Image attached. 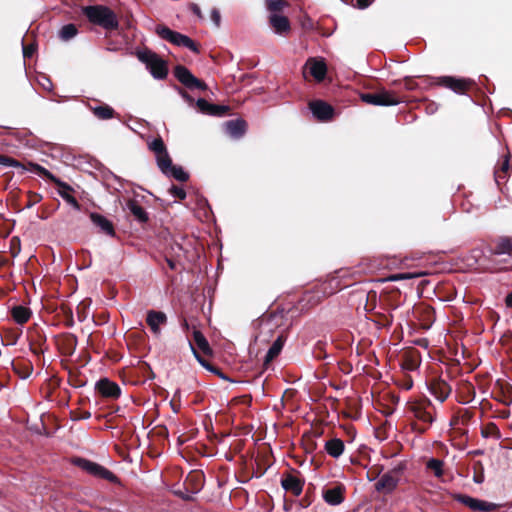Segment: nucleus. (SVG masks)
<instances>
[{
  "label": "nucleus",
  "mask_w": 512,
  "mask_h": 512,
  "mask_svg": "<svg viewBox=\"0 0 512 512\" xmlns=\"http://www.w3.org/2000/svg\"><path fill=\"white\" fill-rule=\"evenodd\" d=\"M138 59L146 65V68L150 71L151 75L156 78L163 80L168 75L167 62L162 59L157 53L150 49H144L137 52Z\"/></svg>",
  "instance_id": "6"
},
{
  "label": "nucleus",
  "mask_w": 512,
  "mask_h": 512,
  "mask_svg": "<svg viewBox=\"0 0 512 512\" xmlns=\"http://www.w3.org/2000/svg\"><path fill=\"white\" fill-rule=\"evenodd\" d=\"M391 310H375L369 314V319L373 321L378 328H385L391 326L393 322V315L390 313Z\"/></svg>",
  "instance_id": "30"
},
{
  "label": "nucleus",
  "mask_w": 512,
  "mask_h": 512,
  "mask_svg": "<svg viewBox=\"0 0 512 512\" xmlns=\"http://www.w3.org/2000/svg\"><path fill=\"white\" fill-rule=\"evenodd\" d=\"M453 498L473 511L492 512L498 508L497 504L473 498L466 494H455Z\"/></svg>",
  "instance_id": "15"
},
{
  "label": "nucleus",
  "mask_w": 512,
  "mask_h": 512,
  "mask_svg": "<svg viewBox=\"0 0 512 512\" xmlns=\"http://www.w3.org/2000/svg\"><path fill=\"white\" fill-rule=\"evenodd\" d=\"M309 108L313 116L322 122L329 121L334 116V108L323 100L310 101Z\"/></svg>",
  "instance_id": "18"
},
{
  "label": "nucleus",
  "mask_w": 512,
  "mask_h": 512,
  "mask_svg": "<svg viewBox=\"0 0 512 512\" xmlns=\"http://www.w3.org/2000/svg\"><path fill=\"white\" fill-rule=\"evenodd\" d=\"M190 349L194 355V357L197 359V361L208 371L216 374L221 379L229 380V378L222 372V370L216 366H214L212 363H210L208 360H206L204 357H202L197 350L196 347L193 346V344L190 342Z\"/></svg>",
  "instance_id": "33"
},
{
  "label": "nucleus",
  "mask_w": 512,
  "mask_h": 512,
  "mask_svg": "<svg viewBox=\"0 0 512 512\" xmlns=\"http://www.w3.org/2000/svg\"><path fill=\"white\" fill-rule=\"evenodd\" d=\"M127 209L133 215L134 219L144 224L149 221V215L147 211L139 204L136 199H129L127 201Z\"/></svg>",
  "instance_id": "31"
},
{
  "label": "nucleus",
  "mask_w": 512,
  "mask_h": 512,
  "mask_svg": "<svg viewBox=\"0 0 512 512\" xmlns=\"http://www.w3.org/2000/svg\"><path fill=\"white\" fill-rule=\"evenodd\" d=\"M506 391L507 392H503V399L501 400V402L504 405L509 406L512 403V397L510 395V392L512 391V386L510 384H507Z\"/></svg>",
  "instance_id": "58"
},
{
  "label": "nucleus",
  "mask_w": 512,
  "mask_h": 512,
  "mask_svg": "<svg viewBox=\"0 0 512 512\" xmlns=\"http://www.w3.org/2000/svg\"><path fill=\"white\" fill-rule=\"evenodd\" d=\"M189 8L199 19H201V20L204 19V15H203L200 7L197 4L190 3Z\"/></svg>",
  "instance_id": "62"
},
{
  "label": "nucleus",
  "mask_w": 512,
  "mask_h": 512,
  "mask_svg": "<svg viewBox=\"0 0 512 512\" xmlns=\"http://www.w3.org/2000/svg\"><path fill=\"white\" fill-rule=\"evenodd\" d=\"M406 412L416 420L411 428L418 434H424L435 421V407L428 398L408 401Z\"/></svg>",
  "instance_id": "2"
},
{
  "label": "nucleus",
  "mask_w": 512,
  "mask_h": 512,
  "mask_svg": "<svg viewBox=\"0 0 512 512\" xmlns=\"http://www.w3.org/2000/svg\"><path fill=\"white\" fill-rule=\"evenodd\" d=\"M287 5V2L284 0H267L266 1V7L269 11L274 12H280L283 10V8Z\"/></svg>",
  "instance_id": "48"
},
{
  "label": "nucleus",
  "mask_w": 512,
  "mask_h": 512,
  "mask_svg": "<svg viewBox=\"0 0 512 512\" xmlns=\"http://www.w3.org/2000/svg\"><path fill=\"white\" fill-rule=\"evenodd\" d=\"M156 33L160 38L173 45L186 47L196 54L200 53V46L198 43L184 34L171 30L165 25H157Z\"/></svg>",
  "instance_id": "8"
},
{
  "label": "nucleus",
  "mask_w": 512,
  "mask_h": 512,
  "mask_svg": "<svg viewBox=\"0 0 512 512\" xmlns=\"http://www.w3.org/2000/svg\"><path fill=\"white\" fill-rule=\"evenodd\" d=\"M36 52V45L31 43L28 45H23V56L24 58H31L33 54Z\"/></svg>",
  "instance_id": "56"
},
{
  "label": "nucleus",
  "mask_w": 512,
  "mask_h": 512,
  "mask_svg": "<svg viewBox=\"0 0 512 512\" xmlns=\"http://www.w3.org/2000/svg\"><path fill=\"white\" fill-rule=\"evenodd\" d=\"M377 308H379V296L377 295L376 291L370 290L367 293L365 310L367 311L368 314H370L373 311L377 310Z\"/></svg>",
  "instance_id": "43"
},
{
  "label": "nucleus",
  "mask_w": 512,
  "mask_h": 512,
  "mask_svg": "<svg viewBox=\"0 0 512 512\" xmlns=\"http://www.w3.org/2000/svg\"><path fill=\"white\" fill-rule=\"evenodd\" d=\"M443 466L444 462L437 458L429 459L426 464L427 469L432 471L434 475L438 478L442 477L444 474Z\"/></svg>",
  "instance_id": "44"
},
{
  "label": "nucleus",
  "mask_w": 512,
  "mask_h": 512,
  "mask_svg": "<svg viewBox=\"0 0 512 512\" xmlns=\"http://www.w3.org/2000/svg\"><path fill=\"white\" fill-rule=\"evenodd\" d=\"M305 69H308L309 74L316 82H322L327 74V65L324 60L309 58L305 64Z\"/></svg>",
  "instance_id": "23"
},
{
  "label": "nucleus",
  "mask_w": 512,
  "mask_h": 512,
  "mask_svg": "<svg viewBox=\"0 0 512 512\" xmlns=\"http://www.w3.org/2000/svg\"><path fill=\"white\" fill-rule=\"evenodd\" d=\"M475 388L468 380H462L456 390L457 401L461 404H468L475 398Z\"/></svg>",
  "instance_id": "25"
},
{
  "label": "nucleus",
  "mask_w": 512,
  "mask_h": 512,
  "mask_svg": "<svg viewBox=\"0 0 512 512\" xmlns=\"http://www.w3.org/2000/svg\"><path fill=\"white\" fill-rule=\"evenodd\" d=\"M27 338L29 341L30 350L33 354L39 356L43 354L45 350H47L46 344V335L43 330L37 325L28 329Z\"/></svg>",
  "instance_id": "16"
},
{
  "label": "nucleus",
  "mask_w": 512,
  "mask_h": 512,
  "mask_svg": "<svg viewBox=\"0 0 512 512\" xmlns=\"http://www.w3.org/2000/svg\"><path fill=\"white\" fill-rule=\"evenodd\" d=\"M89 217L92 221V223L99 228L100 232L108 235V236H111V237H114L115 236V229H114V225L113 223L107 219L105 216L99 214V213H96V212H91L89 214Z\"/></svg>",
  "instance_id": "27"
},
{
  "label": "nucleus",
  "mask_w": 512,
  "mask_h": 512,
  "mask_svg": "<svg viewBox=\"0 0 512 512\" xmlns=\"http://www.w3.org/2000/svg\"><path fill=\"white\" fill-rule=\"evenodd\" d=\"M96 389L105 398L118 399L121 395L119 385L108 378L100 379L96 383Z\"/></svg>",
  "instance_id": "21"
},
{
  "label": "nucleus",
  "mask_w": 512,
  "mask_h": 512,
  "mask_svg": "<svg viewBox=\"0 0 512 512\" xmlns=\"http://www.w3.org/2000/svg\"><path fill=\"white\" fill-rule=\"evenodd\" d=\"M31 310L28 307L18 305L12 308L11 315L18 324H25L31 317Z\"/></svg>",
  "instance_id": "39"
},
{
  "label": "nucleus",
  "mask_w": 512,
  "mask_h": 512,
  "mask_svg": "<svg viewBox=\"0 0 512 512\" xmlns=\"http://www.w3.org/2000/svg\"><path fill=\"white\" fill-rule=\"evenodd\" d=\"M30 169L38 174L39 176L45 178L46 180L54 183L58 187V193L59 195L73 208L76 210L81 209L80 203L77 201V199L71 195V192L73 191V188L67 184L66 182H63L59 178H57L55 175H53L49 170L44 168L43 166L37 164V163H28Z\"/></svg>",
  "instance_id": "5"
},
{
  "label": "nucleus",
  "mask_w": 512,
  "mask_h": 512,
  "mask_svg": "<svg viewBox=\"0 0 512 512\" xmlns=\"http://www.w3.org/2000/svg\"><path fill=\"white\" fill-rule=\"evenodd\" d=\"M403 81L404 87L408 91L415 90L418 87L417 82L412 77H405Z\"/></svg>",
  "instance_id": "59"
},
{
  "label": "nucleus",
  "mask_w": 512,
  "mask_h": 512,
  "mask_svg": "<svg viewBox=\"0 0 512 512\" xmlns=\"http://www.w3.org/2000/svg\"><path fill=\"white\" fill-rule=\"evenodd\" d=\"M401 304V292L396 287H386L379 295V308L382 310H395Z\"/></svg>",
  "instance_id": "13"
},
{
  "label": "nucleus",
  "mask_w": 512,
  "mask_h": 512,
  "mask_svg": "<svg viewBox=\"0 0 512 512\" xmlns=\"http://www.w3.org/2000/svg\"><path fill=\"white\" fill-rule=\"evenodd\" d=\"M173 72H174V76L176 77V79L182 85H184L187 89H190V90L198 89V90H203V91L208 89L207 84L203 80H200L197 77H195L190 72V70L183 65H177L174 68Z\"/></svg>",
  "instance_id": "11"
},
{
  "label": "nucleus",
  "mask_w": 512,
  "mask_h": 512,
  "mask_svg": "<svg viewBox=\"0 0 512 512\" xmlns=\"http://www.w3.org/2000/svg\"><path fill=\"white\" fill-rule=\"evenodd\" d=\"M91 417V413L87 410L73 412V420H86Z\"/></svg>",
  "instance_id": "57"
},
{
  "label": "nucleus",
  "mask_w": 512,
  "mask_h": 512,
  "mask_svg": "<svg viewBox=\"0 0 512 512\" xmlns=\"http://www.w3.org/2000/svg\"><path fill=\"white\" fill-rule=\"evenodd\" d=\"M146 322L155 335H160V325L167 323V316L164 312L150 310L147 312Z\"/></svg>",
  "instance_id": "26"
},
{
  "label": "nucleus",
  "mask_w": 512,
  "mask_h": 512,
  "mask_svg": "<svg viewBox=\"0 0 512 512\" xmlns=\"http://www.w3.org/2000/svg\"><path fill=\"white\" fill-rule=\"evenodd\" d=\"M474 413L469 409H459L451 419V425H467L473 418Z\"/></svg>",
  "instance_id": "40"
},
{
  "label": "nucleus",
  "mask_w": 512,
  "mask_h": 512,
  "mask_svg": "<svg viewBox=\"0 0 512 512\" xmlns=\"http://www.w3.org/2000/svg\"><path fill=\"white\" fill-rule=\"evenodd\" d=\"M420 353L414 348H410L403 352L401 367L407 371H414L420 365Z\"/></svg>",
  "instance_id": "28"
},
{
  "label": "nucleus",
  "mask_w": 512,
  "mask_h": 512,
  "mask_svg": "<svg viewBox=\"0 0 512 512\" xmlns=\"http://www.w3.org/2000/svg\"><path fill=\"white\" fill-rule=\"evenodd\" d=\"M419 275H422V273H399V274H394V275L390 276L388 279H382L381 281H386V280L396 281V280H401V279H410V278H413V277H416Z\"/></svg>",
  "instance_id": "55"
},
{
  "label": "nucleus",
  "mask_w": 512,
  "mask_h": 512,
  "mask_svg": "<svg viewBox=\"0 0 512 512\" xmlns=\"http://www.w3.org/2000/svg\"><path fill=\"white\" fill-rule=\"evenodd\" d=\"M269 24L278 34H284L290 31V22L286 16L279 14H271Z\"/></svg>",
  "instance_id": "32"
},
{
  "label": "nucleus",
  "mask_w": 512,
  "mask_h": 512,
  "mask_svg": "<svg viewBox=\"0 0 512 512\" xmlns=\"http://www.w3.org/2000/svg\"><path fill=\"white\" fill-rule=\"evenodd\" d=\"M491 255H508L512 257V236H499L490 248Z\"/></svg>",
  "instance_id": "24"
},
{
  "label": "nucleus",
  "mask_w": 512,
  "mask_h": 512,
  "mask_svg": "<svg viewBox=\"0 0 512 512\" xmlns=\"http://www.w3.org/2000/svg\"><path fill=\"white\" fill-rule=\"evenodd\" d=\"M61 311L63 312V314L65 316V322H64L65 326L72 327L74 325V318H73L72 310L69 307L62 305Z\"/></svg>",
  "instance_id": "52"
},
{
  "label": "nucleus",
  "mask_w": 512,
  "mask_h": 512,
  "mask_svg": "<svg viewBox=\"0 0 512 512\" xmlns=\"http://www.w3.org/2000/svg\"><path fill=\"white\" fill-rule=\"evenodd\" d=\"M286 339H287V337L284 332H282L276 338V340L273 342V344L271 345V347L269 348V350L265 356V360H264L265 365L270 363L272 360H274L280 354V352L286 342Z\"/></svg>",
  "instance_id": "34"
},
{
  "label": "nucleus",
  "mask_w": 512,
  "mask_h": 512,
  "mask_svg": "<svg viewBox=\"0 0 512 512\" xmlns=\"http://www.w3.org/2000/svg\"><path fill=\"white\" fill-rule=\"evenodd\" d=\"M54 342L58 351L63 356H72L78 343L76 335L72 333H61L54 336Z\"/></svg>",
  "instance_id": "17"
},
{
  "label": "nucleus",
  "mask_w": 512,
  "mask_h": 512,
  "mask_svg": "<svg viewBox=\"0 0 512 512\" xmlns=\"http://www.w3.org/2000/svg\"><path fill=\"white\" fill-rule=\"evenodd\" d=\"M510 169V163H509V156H507L504 161L501 163V166L499 169L495 171V179L497 182H499V179H504L506 173Z\"/></svg>",
  "instance_id": "49"
},
{
  "label": "nucleus",
  "mask_w": 512,
  "mask_h": 512,
  "mask_svg": "<svg viewBox=\"0 0 512 512\" xmlns=\"http://www.w3.org/2000/svg\"><path fill=\"white\" fill-rule=\"evenodd\" d=\"M191 343L193 344L194 347L197 346V348L201 350L204 355H212V348L210 347L209 342L207 341L206 337L200 330H193V342L191 341Z\"/></svg>",
  "instance_id": "35"
},
{
  "label": "nucleus",
  "mask_w": 512,
  "mask_h": 512,
  "mask_svg": "<svg viewBox=\"0 0 512 512\" xmlns=\"http://www.w3.org/2000/svg\"><path fill=\"white\" fill-rule=\"evenodd\" d=\"M68 383L75 388H79L85 385V381L82 379L81 373L77 370L69 371Z\"/></svg>",
  "instance_id": "46"
},
{
  "label": "nucleus",
  "mask_w": 512,
  "mask_h": 512,
  "mask_svg": "<svg viewBox=\"0 0 512 512\" xmlns=\"http://www.w3.org/2000/svg\"><path fill=\"white\" fill-rule=\"evenodd\" d=\"M77 33H78V29L75 24H67L61 28V30L59 32V36L62 40L68 41V40L72 39L73 37H75L77 35Z\"/></svg>",
  "instance_id": "45"
},
{
  "label": "nucleus",
  "mask_w": 512,
  "mask_h": 512,
  "mask_svg": "<svg viewBox=\"0 0 512 512\" xmlns=\"http://www.w3.org/2000/svg\"><path fill=\"white\" fill-rule=\"evenodd\" d=\"M406 470V463L400 462L394 468L384 473L375 483V490L379 493L391 494L398 486Z\"/></svg>",
  "instance_id": "7"
},
{
  "label": "nucleus",
  "mask_w": 512,
  "mask_h": 512,
  "mask_svg": "<svg viewBox=\"0 0 512 512\" xmlns=\"http://www.w3.org/2000/svg\"><path fill=\"white\" fill-rule=\"evenodd\" d=\"M10 254L13 258L17 257L21 251V241L19 237L14 236L10 239Z\"/></svg>",
  "instance_id": "50"
},
{
  "label": "nucleus",
  "mask_w": 512,
  "mask_h": 512,
  "mask_svg": "<svg viewBox=\"0 0 512 512\" xmlns=\"http://www.w3.org/2000/svg\"><path fill=\"white\" fill-rule=\"evenodd\" d=\"M196 106L201 113L217 117L225 116L230 110L229 106L209 103L203 98L197 100Z\"/></svg>",
  "instance_id": "20"
},
{
  "label": "nucleus",
  "mask_w": 512,
  "mask_h": 512,
  "mask_svg": "<svg viewBox=\"0 0 512 512\" xmlns=\"http://www.w3.org/2000/svg\"><path fill=\"white\" fill-rule=\"evenodd\" d=\"M185 483L190 486V491L192 493H197L203 486V475L198 472L189 473Z\"/></svg>",
  "instance_id": "41"
},
{
  "label": "nucleus",
  "mask_w": 512,
  "mask_h": 512,
  "mask_svg": "<svg viewBox=\"0 0 512 512\" xmlns=\"http://www.w3.org/2000/svg\"><path fill=\"white\" fill-rule=\"evenodd\" d=\"M170 194L179 200H184L186 198V191L177 185H172L169 189Z\"/></svg>",
  "instance_id": "53"
},
{
  "label": "nucleus",
  "mask_w": 512,
  "mask_h": 512,
  "mask_svg": "<svg viewBox=\"0 0 512 512\" xmlns=\"http://www.w3.org/2000/svg\"><path fill=\"white\" fill-rule=\"evenodd\" d=\"M373 0H356V7L359 9H365L371 5Z\"/></svg>",
  "instance_id": "63"
},
{
  "label": "nucleus",
  "mask_w": 512,
  "mask_h": 512,
  "mask_svg": "<svg viewBox=\"0 0 512 512\" xmlns=\"http://www.w3.org/2000/svg\"><path fill=\"white\" fill-rule=\"evenodd\" d=\"M81 12L91 24L99 26L106 31H114L119 28V20L116 13L106 5L83 6Z\"/></svg>",
  "instance_id": "3"
},
{
  "label": "nucleus",
  "mask_w": 512,
  "mask_h": 512,
  "mask_svg": "<svg viewBox=\"0 0 512 512\" xmlns=\"http://www.w3.org/2000/svg\"><path fill=\"white\" fill-rule=\"evenodd\" d=\"M73 464L92 476L107 480L111 483H119V478L104 466L81 457H75Z\"/></svg>",
  "instance_id": "9"
},
{
  "label": "nucleus",
  "mask_w": 512,
  "mask_h": 512,
  "mask_svg": "<svg viewBox=\"0 0 512 512\" xmlns=\"http://www.w3.org/2000/svg\"><path fill=\"white\" fill-rule=\"evenodd\" d=\"M48 385H49L50 392H51L52 390H55L56 388H58V387H59V385H60V380H59L58 378H51V379L49 380Z\"/></svg>",
  "instance_id": "64"
},
{
  "label": "nucleus",
  "mask_w": 512,
  "mask_h": 512,
  "mask_svg": "<svg viewBox=\"0 0 512 512\" xmlns=\"http://www.w3.org/2000/svg\"><path fill=\"white\" fill-rule=\"evenodd\" d=\"M359 98L362 102L372 106H395L404 101V97L398 92L377 87L375 90L361 92Z\"/></svg>",
  "instance_id": "4"
},
{
  "label": "nucleus",
  "mask_w": 512,
  "mask_h": 512,
  "mask_svg": "<svg viewBox=\"0 0 512 512\" xmlns=\"http://www.w3.org/2000/svg\"><path fill=\"white\" fill-rule=\"evenodd\" d=\"M211 20L215 24L216 27H220L221 24V14L220 11L217 8H213L211 10Z\"/></svg>",
  "instance_id": "60"
},
{
  "label": "nucleus",
  "mask_w": 512,
  "mask_h": 512,
  "mask_svg": "<svg viewBox=\"0 0 512 512\" xmlns=\"http://www.w3.org/2000/svg\"><path fill=\"white\" fill-rule=\"evenodd\" d=\"M224 126L226 132L235 139L243 137L247 131V122L241 118L229 120Z\"/></svg>",
  "instance_id": "29"
},
{
  "label": "nucleus",
  "mask_w": 512,
  "mask_h": 512,
  "mask_svg": "<svg viewBox=\"0 0 512 512\" xmlns=\"http://www.w3.org/2000/svg\"><path fill=\"white\" fill-rule=\"evenodd\" d=\"M12 367L15 373H17L21 378H28L33 372V365L28 360H16L12 362Z\"/></svg>",
  "instance_id": "37"
},
{
  "label": "nucleus",
  "mask_w": 512,
  "mask_h": 512,
  "mask_svg": "<svg viewBox=\"0 0 512 512\" xmlns=\"http://www.w3.org/2000/svg\"><path fill=\"white\" fill-rule=\"evenodd\" d=\"M304 484L305 480L300 476V472L297 470L286 472L281 478L283 489L292 493L294 496H299L302 493Z\"/></svg>",
  "instance_id": "12"
},
{
  "label": "nucleus",
  "mask_w": 512,
  "mask_h": 512,
  "mask_svg": "<svg viewBox=\"0 0 512 512\" xmlns=\"http://www.w3.org/2000/svg\"><path fill=\"white\" fill-rule=\"evenodd\" d=\"M399 385L405 390H410L413 387V380L410 376H405Z\"/></svg>",
  "instance_id": "61"
},
{
  "label": "nucleus",
  "mask_w": 512,
  "mask_h": 512,
  "mask_svg": "<svg viewBox=\"0 0 512 512\" xmlns=\"http://www.w3.org/2000/svg\"><path fill=\"white\" fill-rule=\"evenodd\" d=\"M481 435L484 438L492 437L496 440H499L501 438V432L494 422H489L484 427H482Z\"/></svg>",
  "instance_id": "42"
},
{
  "label": "nucleus",
  "mask_w": 512,
  "mask_h": 512,
  "mask_svg": "<svg viewBox=\"0 0 512 512\" xmlns=\"http://www.w3.org/2000/svg\"><path fill=\"white\" fill-rule=\"evenodd\" d=\"M346 487L342 483H338L333 487L324 488L322 491V497L324 501L331 505L337 506L345 500Z\"/></svg>",
  "instance_id": "19"
},
{
  "label": "nucleus",
  "mask_w": 512,
  "mask_h": 512,
  "mask_svg": "<svg viewBox=\"0 0 512 512\" xmlns=\"http://www.w3.org/2000/svg\"><path fill=\"white\" fill-rule=\"evenodd\" d=\"M433 85L445 87L457 94L463 95L475 85V82L472 79L441 76L435 79Z\"/></svg>",
  "instance_id": "10"
},
{
  "label": "nucleus",
  "mask_w": 512,
  "mask_h": 512,
  "mask_svg": "<svg viewBox=\"0 0 512 512\" xmlns=\"http://www.w3.org/2000/svg\"><path fill=\"white\" fill-rule=\"evenodd\" d=\"M344 442L339 438H333L326 442L325 450L333 458H338L344 451Z\"/></svg>",
  "instance_id": "38"
},
{
  "label": "nucleus",
  "mask_w": 512,
  "mask_h": 512,
  "mask_svg": "<svg viewBox=\"0 0 512 512\" xmlns=\"http://www.w3.org/2000/svg\"><path fill=\"white\" fill-rule=\"evenodd\" d=\"M148 148L154 153L157 166L165 176L173 177L179 182H187L189 180V174L181 166L172 163L167 147L160 136L148 142Z\"/></svg>",
  "instance_id": "1"
},
{
  "label": "nucleus",
  "mask_w": 512,
  "mask_h": 512,
  "mask_svg": "<svg viewBox=\"0 0 512 512\" xmlns=\"http://www.w3.org/2000/svg\"><path fill=\"white\" fill-rule=\"evenodd\" d=\"M429 392L440 402H444L451 394V385L442 377H431L427 382Z\"/></svg>",
  "instance_id": "14"
},
{
  "label": "nucleus",
  "mask_w": 512,
  "mask_h": 512,
  "mask_svg": "<svg viewBox=\"0 0 512 512\" xmlns=\"http://www.w3.org/2000/svg\"><path fill=\"white\" fill-rule=\"evenodd\" d=\"M0 165L25 169V166L20 161L4 154H0Z\"/></svg>",
  "instance_id": "47"
},
{
  "label": "nucleus",
  "mask_w": 512,
  "mask_h": 512,
  "mask_svg": "<svg viewBox=\"0 0 512 512\" xmlns=\"http://www.w3.org/2000/svg\"><path fill=\"white\" fill-rule=\"evenodd\" d=\"M28 201L26 203L27 208H31L35 204L39 203L42 200V196L36 192L29 191L27 193Z\"/></svg>",
  "instance_id": "54"
},
{
  "label": "nucleus",
  "mask_w": 512,
  "mask_h": 512,
  "mask_svg": "<svg viewBox=\"0 0 512 512\" xmlns=\"http://www.w3.org/2000/svg\"><path fill=\"white\" fill-rule=\"evenodd\" d=\"M313 355L318 360L325 359L327 357V353L325 351V343L318 342L314 347Z\"/></svg>",
  "instance_id": "51"
},
{
  "label": "nucleus",
  "mask_w": 512,
  "mask_h": 512,
  "mask_svg": "<svg viewBox=\"0 0 512 512\" xmlns=\"http://www.w3.org/2000/svg\"><path fill=\"white\" fill-rule=\"evenodd\" d=\"M90 110L100 120L112 119L117 115L115 110L105 103H99L96 106H90Z\"/></svg>",
  "instance_id": "36"
},
{
  "label": "nucleus",
  "mask_w": 512,
  "mask_h": 512,
  "mask_svg": "<svg viewBox=\"0 0 512 512\" xmlns=\"http://www.w3.org/2000/svg\"><path fill=\"white\" fill-rule=\"evenodd\" d=\"M414 314L424 330L429 329L435 321V310L429 305L420 304L414 309Z\"/></svg>",
  "instance_id": "22"
}]
</instances>
